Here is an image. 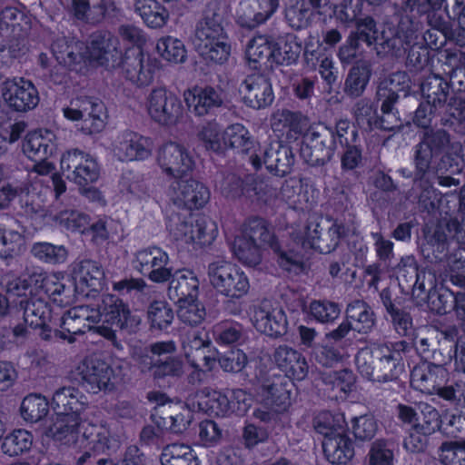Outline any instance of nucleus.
<instances>
[{
    "label": "nucleus",
    "mask_w": 465,
    "mask_h": 465,
    "mask_svg": "<svg viewBox=\"0 0 465 465\" xmlns=\"http://www.w3.org/2000/svg\"><path fill=\"white\" fill-rule=\"evenodd\" d=\"M54 315L42 297H31L24 307L25 322L33 328L40 329L43 339L58 337L68 343H74L78 335L89 331L114 340L115 329L127 326L130 319L127 306L111 294L103 296L97 304L74 306L58 320Z\"/></svg>",
    "instance_id": "obj_1"
},
{
    "label": "nucleus",
    "mask_w": 465,
    "mask_h": 465,
    "mask_svg": "<svg viewBox=\"0 0 465 465\" xmlns=\"http://www.w3.org/2000/svg\"><path fill=\"white\" fill-rule=\"evenodd\" d=\"M87 405L86 397L75 388L58 390L53 396L54 417L44 430L45 437L83 452L77 458L79 465L118 446V440L105 424L82 420L81 414Z\"/></svg>",
    "instance_id": "obj_2"
},
{
    "label": "nucleus",
    "mask_w": 465,
    "mask_h": 465,
    "mask_svg": "<svg viewBox=\"0 0 465 465\" xmlns=\"http://www.w3.org/2000/svg\"><path fill=\"white\" fill-rule=\"evenodd\" d=\"M268 244L278 253V262L281 267L294 273L302 270L301 259L298 255H289L286 246L284 249L278 245L264 223L260 219H253L244 223L237 232L232 243L234 256L243 265L254 267L262 257V243Z\"/></svg>",
    "instance_id": "obj_3"
},
{
    "label": "nucleus",
    "mask_w": 465,
    "mask_h": 465,
    "mask_svg": "<svg viewBox=\"0 0 465 465\" xmlns=\"http://www.w3.org/2000/svg\"><path fill=\"white\" fill-rule=\"evenodd\" d=\"M274 361L288 380L279 377L266 384L263 401L266 406L272 407L273 412L282 413L291 406L293 381H301L307 377L309 365L302 353L288 346L276 349Z\"/></svg>",
    "instance_id": "obj_4"
},
{
    "label": "nucleus",
    "mask_w": 465,
    "mask_h": 465,
    "mask_svg": "<svg viewBox=\"0 0 465 465\" xmlns=\"http://www.w3.org/2000/svg\"><path fill=\"white\" fill-rule=\"evenodd\" d=\"M183 351L187 361L195 369L190 381H200L201 368L212 371L216 366L217 361L225 371L238 372L242 371L247 362V357L241 350H232L219 359L217 350L212 346L208 333L202 330L189 333L183 341Z\"/></svg>",
    "instance_id": "obj_5"
},
{
    "label": "nucleus",
    "mask_w": 465,
    "mask_h": 465,
    "mask_svg": "<svg viewBox=\"0 0 465 465\" xmlns=\"http://www.w3.org/2000/svg\"><path fill=\"white\" fill-rule=\"evenodd\" d=\"M193 45L206 60L225 63L231 54V44L223 26V15L216 3H210L194 30Z\"/></svg>",
    "instance_id": "obj_6"
},
{
    "label": "nucleus",
    "mask_w": 465,
    "mask_h": 465,
    "mask_svg": "<svg viewBox=\"0 0 465 465\" xmlns=\"http://www.w3.org/2000/svg\"><path fill=\"white\" fill-rule=\"evenodd\" d=\"M26 279H21L14 274H6L2 279V284L10 294L25 295L27 290L31 295L45 296L50 302L59 307L72 304L75 295L69 289H65L61 273L35 272Z\"/></svg>",
    "instance_id": "obj_7"
},
{
    "label": "nucleus",
    "mask_w": 465,
    "mask_h": 465,
    "mask_svg": "<svg viewBox=\"0 0 465 465\" xmlns=\"http://www.w3.org/2000/svg\"><path fill=\"white\" fill-rule=\"evenodd\" d=\"M346 426L342 413L326 411L314 420L315 430L323 436L324 456L332 464H347L354 456L353 442L346 433Z\"/></svg>",
    "instance_id": "obj_8"
},
{
    "label": "nucleus",
    "mask_w": 465,
    "mask_h": 465,
    "mask_svg": "<svg viewBox=\"0 0 465 465\" xmlns=\"http://www.w3.org/2000/svg\"><path fill=\"white\" fill-rule=\"evenodd\" d=\"M210 284L220 294L230 299H241L249 293L251 284L247 274L231 261L219 257L207 267Z\"/></svg>",
    "instance_id": "obj_9"
},
{
    "label": "nucleus",
    "mask_w": 465,
    "mask_h": 465,
    "mask_svg": "<svg viewBox=\"0 0 465 465\" xmlns=\"http://www.w3.org/2000/svg\"><path fill=\"white\" fill-rule=\"evenodd\" d=\"M344 234L343 227L338 223L330 224V222L320 217H312L306 225L302 235L292 236L293 246L286 244L289 255H295L293 251L302 245L303 248L314 249L322 253L333 251ZM297 255V253H296ZM299 257H301L298 254ZM302 260V258H300ZM302 263V262L301 261ZM302 269L300 271L302 272Z\"/></svg>",
    "instance_id": "obj_10"
},
{
    "label": "nucleus",
    "mask_w": 465,
    "mask_h": 465,
    "mask_svg": "<svg viewBox=\"0 0 465 465\" xmlns=\"http://www.w3.org/2000/svg\"><path fill=\"white\" fill-rule=\"evenodd\" d=\"M446 371L439 365L422 362L411 372V386L426 394H438L446 401L465 406V383H457L455 387H440L445 381Z\"/></svg>",
    "instance_id": "obj_11"
},
{
    "label": "nucleus",
    "mask_w": 465,
    "mask_h": 465,
    "mask_svg": "<svg viewBox=\"0 0 465 465\" xmlns=\"http://www.w3.org/2000/svg\"><path fill=\"white\" fill-rule=\"evenodd\" d=\"M356 365L362 376L374 381L392 380L402 367L386 345L361 349L356 356Z\"/></svg>",
    "instance_id": "obj_12"
},
{
    "label": "nucleus",
    "mask_w": 465,
    "mask_h": 465,
    "mask_svg": "<svg viewBox=\"0 0 465 465\" xmlns=\"http://www.w3.org/2000/svg\"><path fill=\"white\" fill-rule=\"evenodd\" d=\"M173 218L168 225L172 239L181 248L197 249L211 244L217 236V225L214 222L200 217L190 222L178 223Z\"/></svg>",
    "instance_id": "obj_13"
},
{
    "label": "nucleus",
    "mask_w": 465,
    "mask_h": 465,
    "mask_svg": "<svg viewBox=\"0 0 465 465\" xmlns=\"http://www.w3.org/2000/svg\"><path fill=\"white\" fill-rule=\"evenodd\" d=\"M145 106L150 118L161 126H174L183 116L182 101L165 87L153 88L146 97Z\"/></svg>",
    "instance_id": "obj_14"
},
{
    "label": "nucleus",
    "mask_w": 465,
    "mask_h": 465,
    "mask_svg": "<svg viewBox=\"0 0 465 465\" xmlns=\"http://www.w3.org/2000/svg\"><path fill=\"white\" fill-rule=\"evenodd\" d=\"M64 116L71 121L82 120L80 130L84 134L100 133L105 126V108L103 102L91 97L74 100L63 109Z\"/></svg>",
    "instance_id": "obj_15"
},
{
    "label": "nucleus",
    "mask_w": 465,
    "mask_h": 465,
    "mask_svg": "<svg viewBox=\"0 0 465 465\" xmlns=\"http://www.w3.org/2000/svg\"><path fill=\"white\" fill-rule=\"evenodd\" d=\"M55 134L47 129H38L26 134L23 142V152L30 159L36 162L33 170L37 174H49L54 172L55 166L47 160L55 149Z\"/></svg>",
    "instance_id": "obj_16"
},
{
    "label": "nucleus",
    "mask_w": 465,
    "mask_h": 465,
    "mask_svg": "<svg viewBox=\"0 0 465 465\" xmlns=\"http://www.w3.org/2000/svg\"><path fill=\"white\" fill-rule=\"evenodd\" d=\"M302 154L311 165L324 164L335 150L333 132L323 124L310 126L303 135Z\"/></svg>",
    "instance_id": "obj_17"
},
{
    "label": "nucleus",
    "mask_w": 465,
    "mask_h": 465,
    "mask_svg": "<svg viewBox=\"0 0 465 465\" xmlns=\"http://www.w3.org/2000/svg\"><path fill=\"white\" fill-rule=\"evenodd\" d=\"M167 194L173 204L191 210L203 207L210 198L208 189L192 176H173Z\"/></svg>",
    "instance_id": "obj_18"
},
{
    "label": "nucleus",
    "mask_w": 465,
    "mask_h": 465,
    "mask_svg": "<svg viewBox=\"0 0 465 465\" xmlns=\"http://www.w3.org/2000/svg\"><path fill=\"white\" fill-rule=\"evenodd\" d=\"M169 254L162 248L150 246L139 250L133 261L134 267L155 283H164L172 276Z\"/></svg>",
    "instance_id": "obj_19"
},
{
    "label": "nucleus",
    "mask_w": 465,
    "mask_h": 465,
    "mask_svg": "<svg viewBox=\"0 0 465 465\" xmlns=\"http://www.w3.org/2000/svg\"><path fill=\"white\" fill-rule=\"evenodd\" d=\"M74 378L81 381L93 392L112 391L115 387L114 371L104 361L85 359L75 366Z\"/></svg>",
    "instance_id": "obj_20"
},
{
    "label": "nucleus",
    "mask_w": 465,
    "mask_h": 465,
    "mask_svg": "<svg viewBox=\"0 0 465 465\" xmlns=\"http://www.w3.org/2000/svg\"><path fill=\"white\" fill-rule=\"evenodd\" d=\"M120 66L126 79L143 86L153 82L159 68V62L144 54L141 49L133 48L125 52Z\"/></svg>",
    "instance_id": "obj_21"
},
{
    "label": "nucleus",
    "mask_w": 465,
    "mask_h": 465,
    "mask_svg": "<svg viewBox=\"0 0 465 465\" xmlns=\"http://www.w3.org/2000/svg\"><path fill=\"white\" fill-rule=\"evenodd\" d=\"M153 142L135 132H120L112 143L114 155L122 162L143 161L151 156Z\"/></svg>",
    "instance_id": "obj_22"
},
{
    "label": "nucleus",
    "mask_w": 465,
    "mask_h": 465,
    "mask_svg": "<svg viewBox=\"0 0 465 465\" xmlns=\"http://www.w3.org/2000/svg\"><path fill=\"white\" fill-rule=\"evenodd\" d=\"M1 95L7 106L16 112L32 110L39 103L35 86L23 77L5 80L1 86Z\"/></svg>",
    "instance_id": "obj_23"
},
{
    "label": "nucleus",
    "mask_w": 465,
    "mask_h": 465,
    "mask_svg": "<svg viewBox=\"0 0 465 465\" xmlns=\"http://www.w3.org/2000/svg\"><path fill=\"white\" fill-rule=\"evenodd\" d=\"M250 319L257 331L268 336L278 337L286 332L287 319L284 312L262 302L250 309Z\"/></svg>",
    "instance_id": "obj_24"
},
{
    "label": "nucleus",
    "mask_w": 465,
    "mask_h": 465,
    "mask_svg": "<svg viewBox=\"0 0 465 465\" xmlns=\"http://www.w3.org/2000/svg\"><path fill=\"white\" fill-rule=\"evenodd\" d=\"M239 91L245 105L253 109H262L274 100L270 80L260 74L248 75L240 84Z\"/></svg>",
    "instance_id": "obj_25"
},
{
    "label": "nucleus",
    "mask_w": 465,
    "mask_h": 465,
    "mask_svg": "<svg viewBox=\"0 0 465 465\" xmlns=\"http://www.w3.org/2000/svg\"><path fill=\"white\" fill-rule=\"evenodd\" d=\"M73 280L75 298L81 296L95 299L103 288L104 273L95 262L84 261L74 271Z\"/></svg>",
    "instance_id": "obj_26"
},
{
    "label": "nucleus",
    "mask_w": 465,
    "mask_h": 465,
    "mask_svg": "<svg viewBox=\"0 0 465 465\" xmlns=\"http://www.w3.org/2000/svg\"><path fill=\"white\" fill-rule=\"evenodd\" d=\"M278 5V0H242L236 10V21L242 27L253 29L265 23Z\"/></svg>",
    "instance_id": "obj_27"
},
{
    "label": "nucleus",
    "mask_w": 465,
    "mask_h": 465,
    "mask_svg": "<svg viewBox=\"0 0 465 465\" xmlns=\"http://www.w3.org/2000/svg\"><path fill=\"white\" fill-rule=\"evenodd\" d=\"M157 162L163 172L168 174H187L193 172L195 163L183 146L168 142L158 152Z\"/></svg>",
    "instance_id": "obj_28"
},
{
    "label": "nucleus",
    "mask_w": 465,
    "mask_h": 465,
    "mask_svg": "<svg viewBox=\"0 0 465 465\" xmlns=\"http://www.w3.org/2000/svg\"><path fill=\"white\" fill-rule=\"evenodd\" d=\"M119 40L108 31H99L92 35L88 45H85V60L104 64L119 53Z\"/></svg>",
    "instance_id": "obj_29"
},
{
    "label": "nucleus",
    "mask_w": 465,
    "mask_h": 465,
    "mask_svg": "<svg viewBox=\"0 0 465 465\" xmlns=\"http://www.w3.org/2000/svg\"><path fill=\"white\" fill-rule=\"evenodd\" d=\"M191 399L187 404H170L167 417H162L157 412L152 414L153 423L162 430L173 434L186 431L193 420V411L190 408Z\"/></svg>",
    "instance_id": "obj_30"
},
{
    "label": "nucleus",
    "mask_w": 465,
    "mask_h": 465,
    "mask_svg": "<svg viewBox=\"0 0 465 465\" xmlns=\"http://www.w3.org/2000/svg\"><path fill=\"white\" fill-rule=\"evenodd\" d=\"M184 102L195 115L203 116L223 104L221 94L211 86H193L183 92Z\"/></svg>",
    "instance_id": "obj_31"
},
{
    "label": "nucleus",
    "mask_w": 465,
    "mask_h": 465,
    "mask_svg": "<svg viewBox=\"0 0 465 465\" xmlns=\"http://www.w3.org/2000/svg\"><path fill=\"white\" fill-rule=\"evenodd\" d=\"M167 294L175 304L183 300H191L198 297L199 279L196 274L189 269L172 271L169 280Z\"/></svg>",
    "instance_id": "obj_32"
},
{
    "label": "nucleus",
    "mask_w": 465,
    "mask_h": 465,
    "mask_svg": "<svg viewBox=\"0 0 465 465\" xmlns=\"http://www.w3.org/2000/svg\"><path fill=\"white\" fill-rule=\"evenodd\" d=\"M192 406L213 416H226L231 413V403L227 391L204 388L191 399Z\"/></svg>",
    "instance_id": "obj_33"
},
{
    "label": "nucleus",
    "mask_w": 465,
    "mask_h": 465,
    "mask_svg": "<svg viewBox=\"0 0 465 465\" xmlns=\"http://www.w3.org/2000/svg\"><path fill=\"white\" fill-rule=\"evenodd\" d=\"M274 131L283 132L288 141H295L310 128L307 116L299 112L282 110L273 115Z\"/></svg>",
    "instance_id": "obj_34"
},
{
    "label": "nucleus",
    "mask_w": 465,
    "mask_h": 465,
    "mask_svg": "<svg viewBox=\"0 0 465 465\" xmlns=\"http://www.w3.org/2000/svg\"><path fill=\"white\" fill-rule=\"evenodd\" d=\"M85 45L74 37L57 36L51 45V50L58 63L66 66L80 64L85 60Z\"/></svg>",
    "instance_id": "obj_35"
},
{
    "label": "nucleus",
    "mask_w": 465,
    "mask_h": 465,
    "mask_svg": "<svg viewBox=\"0 0 465 465\" xmlns=\"http://www.w3.org/2000/svg\"><path fill=\"white\" fill-rule=\"evenodd\" d=\"M134 360L137 362L141 371H152L154 378L166 376L179 377L183 373V365L178 358H169L165 361H153L147 354H142L137 351L132 353Z\"/></svg>",
    "instance_id": "obj_36"
},
{
    "label": "nucleus",
    "mask_w": 465,
    "mask_h": 465,
    "mask_svg": "<svg viewBox=\"0 0 465 465\" xmlns=\"http://www.w3.org/2000/svg\"><path fill=\"white\" fill-rule=\"evenodd\" d=\"M72 7L77 19L91 24L102 22L106 15L115 10L112 0H72Z\"/></svg>",
    "instance_id": "obj_37"
},
{
    "label": "nucleus",
    "mask_w": 465,
    "mask_h": 465,
    "mask_svg": "<svg viewBox=\"0 0 465 465\" xmlns=\"http://www.w3.org/2000/svg\"><path fill=\"white\" fill-rule=\"evenodd\" d=\"M249 65L253 69L272 68V42L265 35L252 37L245 52Z\"/></svg>",
    "instance_id": "obj_38"
},
{
    "label": "nucleus",
    "mask_w": 465,
    "mask_h": 465,
    "mask_svg": "<svg viewBox=\"0 0 465 465\" xmlns=\"http://www.w3.org/2000/svg\"><path fill=\"white\" fill-rule=\"evenodd\" d=\"M420 90L426 104L433 107L434 111L444 109L450 94V85L440 74L426 77Z\"/></svg>",
    "instance_id": "obj_39"
},
{
    "label": "nucleus",
    "mask_w": 465,
    "mask_h": 465,
    "mask_svg": "<svg viewBox=\"0 0 465 465\" xmlns=\"http://www.w3.org/2000/svg\"><path fill=\"white\" fill-rule=\"evenodd\" d=\"M420 25L419 23L402 21L400 24L397 35L384 42L385 48L394 55H401L409 47L416 46L419 42Z\"/></svg>",
    "instance_id": "obj_40"
},
{
    "label": "nucleus",
    "mask_w": 465,
    "mask_h": 465,
    "mask_svg": "<svg viewBox=\"0 0 465 465\" xmlns=\"http://www.w3.org/2000/svg\"><path fill=\"white\" fill-rule=\"evenodd\" d=\"M61 169L63 172L73 174H96L100 172L97 160L89 153L77 149L64 153L61 157Z\"/></svg>",
    "instance_id": "obj_41"
},
{
    "label": "nucleus",
    "mask_w": 465,
    "mask_h": 465,
    "mask_svg": "<svg viewBox=\"0 0 465 465\" xmlns=\"http://www.w3.org/2000/svg\"><path fill=\"white\" fill-rule=\"evenodd\" d=\"M161 465H202L195 450L189 444L174 442L163 448Z\"/></svg>",
    "instance_id": "obj_42"
},
{
    "label": "nucleus",
    "mask_w": 465,
    "mask_h": 465,
    "mask_svg": "<svg viewBox=\"0 0 465 465\" xmlns=\"http://www.w3.org/2000/svg\"><path fill=\"white\" fill-rule=\"evenodd\" d=\"M134 9L150 28H162L169 20L168 10L156 0H136Z\"/></svg>",
    "instance_id": "obj_43"
},
{
    "label": "nucleus",
    "mask_w": 465,
    "mask_h": 465,
    "mask_svg": "<svg viewBox=\"0 0 465 465\" xmlns=\"http://www.w3.org/2000/svg\"><path fill=\"white\" fill-rule=\"evenodd\" d=\"M302 52V44L292 35L280 39L272 45L273 65H291L297 62Z\"/></svg>",
    "instance_id": "obj_44"
},
{
    "label": "nucleus",
    "mask_w": 465,
    "mask_h": 465,
    "mask_svg": "<svg viewBox=\"0 0 465 465\" xmlns=\"http://www.w3.org/2000/svg\"><path fill=\"white\" fill-rule=\"evenodd\" d=\"M0 29L10 30L15 38L24 37L30 29L29 18L17 8L6 6L0 12Z\"/></svg>",
    "instance_id": "obj_45"
},
{
    "label": "nucleus",
    "mask_w": 465,
    "mask_h": 465,
    "mask_svg": "<svg viewBox=\"0 0 465 465\" xmlns=\"http://www.w3.org/2000/svg\"><path fill=\"white\" fill-rule=\"evenodd\" d=\"M410 77L404 72H396L390 75L388 79L382 81L378 88L377 96L383 101L396 103L399 98V93H407L411 87Z\"/></svg>",
    "instance_id": "obj_46"
},
{
    "label": "nucleus",
    "mask_w": 465,
    "mask_h": 465,
    "mask_svg": "<svg viewBox=\"0 0 465 465\" xmlns=\"http://www.w3.org/2000/svg\"><path fill=\"white\" fill-rule=\"evenodd\" d=\"M33 442L34 437L30 431L17 429L4 438L1 448L5 454L15 457L28 452Z\"/></svg>",
    "instance_id": "obj_47"
},
{
    "label": "nucleus",
    "mask_w": 465,
    "mask_h": 465,
    "mask_svg": "<svg viewBox=\"0 0 465 465\" xmlns=\"http://www.w3.org/2000/svg\"><path fill=\"white\" fill-rule=\"evenodd\" d=\"M49 411V402L45 397L29 394L24 398L20 405L22 419L28 423H35L44 419Z\"/></svg>",
    "instance_id": "obj_48"
},
{
    "label": "nucleus",
    "mask_w": 465,
    "mask_h": 465,
    "mask_svg": "<svg viewBox=\"0 0 465 465\" xmlns=\"http://www.w3.org/2000/svg\"><path fill=\"white\" fill-rule=\"evenodd\" d=\"M347 318L351 321L352 329L358 332H368L374 325L372 312L364 302L360 301H356L348 306Z\"/></svg>",
    "instance_id": "obj_49"
},
{
    "label": "nucleus",
    "mask_w": 465,
    "mask_h": 465,
    "mask_svg": "<svg viewBox=\"0 0 465 465\" xmlns=\"http://www.w3.org/2000/svg\"><path fill=\"white\" fill-rule=\"evenodd\" d=\"M156 50L162 58L173 64L183 63L186 59V49L183 43L170 35L157 41Z\"/></svg>",
    "instance_id": "obj_50"
},
{
    "label": "nucleus",
    "mask_w": 465,
    "mask_h": 465,
    "mask_svg": "<svg viewBox=\"0 0 465 465\" xmlns=\"http://www.w3.org/2000/svg\"><path fill=\"white\" fill-rule=\"evenodd\" d=\"M236 149L242 153H248L254 145L249 131L241 124L230 125L224 132V145Z\"/></svg>",
    "instance_id": "obj_51"
},
{
    "label": "nucleus",
    "mask_w": 465,
    "mask_h": 465,
    "mask_svg": "<svg viewBox=\"0 0 465 465\" xmlns=\"http://www.w3.org/2000/svg\"><path fill=\"white\" fill-rule=\"evenodd\" d=\"M176 306L178 318L187 325L201 324L205 319L206 311L198 297L187 301L183 300L176 303Z\"/></svg>",
    "instance_id": "obj_52"
},
{
    "label": "nucleus",
    "mask_w": 465,
    "mask_h": 465,
    "mask_svg": "<svg viewBox=\"0 0 465 465\" xmlns=\"http://www.w3.org/2000/svg\"><path fill=\"white\" fill-rule=\"evenodd\" d=\"M25 246V237L18 232L0 225V257L6 259L19 254Z\"/></svg>",
    "instance_id": "obj_53"
},
{
    "label": "nucleus",
    "mask_w": 465,
    "mask_h": 465,
    "mask_svg": "<svg viewBox=\"0 0 465 465\" xmlns=\"http://www.w3.org/2000/svg\"><path fill=\"white\" fill-rule=\"evenodd\" d=\"M371 76L368 65H357L351 69L345 81V92L351 96H360L364 91Z\"/></svg>",
    "instance_id": "obj_54"
},
{
    "label": "nucleus",
    "mask_w": 465,
    "mask_h": 465,
    "mask_svg": "<svg viewBox=\"0 0 465 465\" xmlns=\"http://www.w3.org/2000/svg\"><path fill=\"white\" fill-rule=\"evenodd\" d=\"M31 252L35 258L48 263H62L67 258V251L64 246L45 242L35 243Z\"/></svg>",
    "instance_id": "obj_55"
},
{
    "label": "nucleus",
    "mask_w": 465,
    "mask_h": 465,
    "mask_svg": "<svg viewBox=\"0 0 465 465\" xmlns=\"http://www.w3.org/2000/svg\"><path fill=\"white\" fill-rule=\"evenodd\" d=\"M148 320L152 328L164 330L173 322V312L166 302L156 301L148 309Z\"/></svg>",
    "instance_id": "obj_56"
},
{
    "label": "nucleus",
    "mask_w": 465,
    "mask_h": 465,
    "mask_svg": "<svg viewBox=\"0 0 465 465\" xmlns=\"http://www.w3.org/2000/svg\"><path fill=\"white\" fill-rule=\"evenodd\" d=\"M199 138L203 142L207 150L222 151L224 146V132L214 122L207 123L199 133Z\"/></svg>",
    "instance_id": "obj_57"
},
{
    "label": "nucleus",
    "mask_w": 465,
    "mask_h": 465,
    "mask_svg": "<svg viewBox=\"0 0 465 465\" xmlns=\"http://www.w3.org/2000/svg\"><path fill=\"white\" fill-rule=\"evenodd\" d=\"M308 311L314 320L322 323L332 322L341 313V309L336 303L327 301L312 302Z\"/></svg>",
    "instance_id": "obj_58"
},
{
    "label": "nucleus",
    "mask_w": 465,
    "mask_h": 465,
    "mask_svg": "<svg viewBox=\"0 0 465 465\" xmlns=\"http://www.w3.org/2000/svg\"><path fill=\"white\" fill-rule=\"evenodd\" d=\"M440 459L444 465H465V440L444 442L440 447Z\"/></svg>",
    "instance_id": "obj_59"
},
{
    "label": "nucleus",
    "mask_w": 465,
    "mask_h": 465,
    "mask_svg": "<svg viewBox=\"0 0 465 465\" xmlns=\"http://www.w3.org/2000/svg\"><path fill=\"white\" fill-rule=\"evenodd\" d=\"M369 465H395L394 453L390 443L384 440L372 442L368 453Z\"/></svg>",
    "instance_id": "obj_60"
},
{
    "label": "nucleus",
    "mask_w": 465,
    "mask_h": 465,
    "mask_svg": "<svg viewBox=\"0 0 465 465\" xmlns=\"http://www.w3.org/2000/svg\"><path fill=\"white\" fill-rule=\"evenodd\" d=\"M351 428L356 439L366 440L374 437L378 424L371 414H363L351 420Z\"/></svg>",
    "instance_id": "obj_61"
},
{
    "label": "nucleus",
    "mask_w": 465,
    "mask_h": 465,
    "mask_svg": "<svg viewBox=\"0 0 465 465\" xmlns=\"http://www.w3.org/2000/svg\"><path fill=\"white\" fill-rule=\"evenodd\" d=\"M449 143V135L444 130H430L424 133L419 143L421 147L438 156L446 149Z\"/></svg>",
    "instance_id": "obj_62"
},
{
    "label": "nucleus",
    "mask_w": 465,
    "mask_h": 465,
    "mask_svg": "<svg viewBox=\"0 0 465 465\" xmlns=\"http://www.w3.org/2000/svg\"><path fill=\"white\" fill-rule=\"evenodd\" d=\"M428 23L432 28L424 33V44L430 49H438L441 47L444 43L441 31L445 28V22L437 15H428Z\"/></svg>",
    "instance_id": "obj_63"
},
{
    "label": "nucleus",
    "mask_w": 465,
    "mask_h": 465,
    "mask_svg": "<svg viewBox=\"0 0 465 465\" xmlns=\"http://www.w3.org/2000/svg\"><path fill=\"white\" fill-rule=\"evenodd\" d=\"M57 219L65 229L80 233H85L89 225V217L74 211L61 213Z\"/></svg>",
    "instance_id": "obj_64"
}]
</instances>
